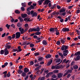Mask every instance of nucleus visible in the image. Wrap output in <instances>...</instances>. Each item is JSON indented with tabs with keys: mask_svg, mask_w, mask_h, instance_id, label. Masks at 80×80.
<instances>
[{
	"mask_svg": "<svg viewBox=\"0 0 80 80\" xmlns=\"http://www.w3.org/2000/svg\"><path fill=\"white\" fill-rule=\"evenodd\" d=\"M31 14L32 15V17H37V13L36 12H34L33 10L31 11Z\"/></svg>",
	"mask_w": 80,
	"mask_h": 80,
	"instance_id": "obj_1",
	"label": "nucleus"
},
{
	"mask_svg": "<svg viewBox=\"0 0 80 80\" xmlns=\"http://www.w3.org/2000/svg\"><path fill=\"white\" fill-rule=\"evenodd\" d=\"M68 46L66 45H63L62 46L61 49L63 51L65 50H67V49H68Z\"/></svg>",
	"mask_w": 80,
	"mask_h": 80,
	"instance_id": "obj_2",
	"label": "nucleus"
},
{
	"mask_svg": "<svg viewBox=\"0 0 80 80\" xmlns=\"http://www.w3.org/2000/svg\"><path fill=\"white\" fill-rule=\"evenodd\" d=\"M16 38H19L20 37V32H17L16 33Z\"/></svg>",
	"mask_w": 80,
	"mask_h": 80,
	"instance_id": "obj_3",
	"label": "nucleus"
},
{
	"mask_svg": "<svg viewBox=\"0 0 80 80\" xmlns=\"http://www.w3.org/2000/svg\"><path fill=\"white\" fill-rule=\"evenodd\" d=\"M19 30L21 34H23V33H24V32H25L24 29L23 28H22V27L19 28Z\"/></svg>",
	"mask_w": 80,
	"mask_h": 80,
	"instance_id": "obj_4",
	"label": "nucleus"
},
{
	"mask_svg": "<svg viewBox=\"0 0 80 80\" xmlns=\"http://www.w3.org/2000/svg\"><path fill=\"white\" fill-rule=\"evenodd\" d=\"M9 52L8 51V50H7V49L5 48L4 49V55H7L8 54Z\"/></svg>",
	"mask_w": 80,
	"mask_h": 80,
	"instance_id": "obj_5",
	"label": "nucleus"
},
{
	"mask_svg": "<svg viewBox=\"0 0 80 80\" xmlns=\"http://www.w3.org/2000/svg\"><path fill=\"white\" fill-rule=\"evenodd\" d=\"M57 75L58 77L59 78H62L63 76V73H58Z\"/></svg>",
	"mask_w": 80,
	"mask_h": 80,
	"instance_id": "obj_6",
	"label": "nucleus"
},
{
	"mask_svg": "<svg viewBox=\"0 0 80 80\" xmlns=\"http://www.w3.org/2000/svg\"><path fill=\"white\" fill-rule=\"evenodd\" d=\"M69 30V29H68V28H63L62 29V31L64 32H68Z\"/></svg>",
	"mask_w": 80,
	"mask_h": 80,
	"instance_id": "obj_7",
	"label": "nucleus"
},
{
	"mask_svg": "<svg viewBox=\"0 0 80 80\" xmlns=\"http://www.w3.org/2000/svg\"><path fill=\"white\" fill-rule=\"evenodd\" d=\"M72 72L71 70H68L67 72L66 73L63 75V77H65L67 75H68V73H71Z\"/></svg>",
	"mask_w": 80,
	"mask_h": 80,
	"instance_id": "obj_8",
	"label": "nucleus"
},
{
	"mask_svg": "<svg viewBox=\"0 0 80 80\" xmlns=\"http://www.w3.org/2000/svg\"><path fill=\"white\" fill-rule=\"evenodd\" d=\"M34 32H39L40 29L39 27H37L36 28H34Z\"/></svg>",
	"mask_w": 80,
	"mask_h": 80,
	"instance_id": "obj_9",
	"label": "nucleus"
},
{
	"mask_svg": "<svg viewBox=\"0 0 80 80\" xmlns=\"http://www.w3.org/2000/svg\"><path fill=\"white\" fill-rule=\"evenodd\" d=\"M49 2H51L50 1L48 0H46L44 2V3H43V4L44 5H48V3Z\"/></svg>",
	"mask_w": 80,
	"mask_h": 80,
	"instance_id": "obj_10",
	"label": "nucleus"
},
{
	"mask_svg": "<svg viewBox=\"0 0 80 80\" xmlns=\"http://www.w3.org/2000/svg\"><path fill=\"white\" fill-rule=\"evenodd\" d=\"M55 31L56 32V35H59L60 34V32H58V30L57 28H55Z\"/></svg>",
	"mask_w": 80,
	"mask_h": 80,
	"instance_id": "obj_11",
	"label": "nucleus"
},
{
	"mask_svg": "<svg viewBox=\"0 0 80 80\" xmlns=\"http://www.w3.org/2000/svg\"><path fill=\"white\" fill-rule=\"evenodd\" d=\"M53 72H49V73H48L47 75L46 76V77L47 78H48V77H49V76H50L51 75H52V74H53Z\"/></svg>",
	"mask_w": 80,
	"mask_h": 80,
	"instance_id": "obj_12",
	"label": "nucleus"
},
{
	"mask_svg": "<svg viewBox=\"0 0 80 80\" xmlns=\"http://www.w3.org/2000/svg\"><path fill=\"white\" fill-rule=\"evenodd\" d=\"M24 21H27V22H30V18H24Z\"/></svg>",
	"mask_w": 80,
	"mask_h": 80,
	"instance_id": "obj_13",
	"label": "nucleus"
},
{
	"mask_svg": "<svg viewBox=\"0 0 80 80\" xmlns=\"http://www.w3.org/2000/svg\"><path fill=\"white\" fill-rule=\"evenodd\" d=\"M73 68L75 70H77L78 68V66L77 65H75L73 66Z\"/></svg>",
	"mask_w": 80,
	"mask_h": 80,
	"instance_id": "obj_14",
	"label": "nucleus"
},
{
	"mask_svg": "<svg viewBox=\"0 0 80 80\" xmlns=\"http://www.w3.org/2000/svg\"><path fill=\"white\" fill-rule=\"evenodd\" d=\"M21 16L22 18H25V17H27V14H22Z\"/></svg>",
	"mask_w": 80,
	"mask_h": 80,
	"instance_id": "obj_15",
	"label": "nucleus"
},
{
	"mask_svg": "<svg viewBox=\"0 0 80 80\" xmlns=\"http://www.w3.org/2000/svg\"><path fill=\"white\" fill-rule=\"evenodd\" d=\"M80 56H78L76 57V58H75L74 60L75 61H77V60H80Z\"/></svg>",
	"mask_w": 80,
	"mask_h": 80,
	"instance_id": "obj_16",
	"label": "nucleus"
},
{
	"mask_svg": "<svg viewBox=\"0 0 80 80\" xmlns=\"http://www.w3.org/2000/svg\"><path fill=\"white\" fill-rule=\"evenodd\" d=\"M24 72H25V73H27V72H29V70L28 68H25L24 69Z\"/></svg>",
	"mask_w": 80,
	"mask_h": 80,
	"instance_id": "obj_17",
	"label": "nucleus"
},
{
	"mask_svg": "<svg viewBox=\"0 0 80 80\" xmlns=\"http://www.w3.org/2000/svg\"><path fill=\"white\" fill-rule=\"evenodd\" d=\"M80 55V51H79L77 52H76L75 54L74 55H75V56H77V55H78V56H79Z\"/></svg>",
	"mask_w": 80,
	"mask_h": 80,
	"instance_id": "obj_18",
	"label": "nucleus"
},
{
	"mask_svg": "<svg viewBox=\"0 0 80 80\" xmlns=\"http://www.w3.org/2000/svg\"><path fill=\"white\" fill-rule=\"evenodd\" d=\"M42 44H43V45H46L47 44V42L46 41L43 40L42 41Z\"/></svg>",
	"mask_w": 80,
	"mask_h": 80,
	"instance_id": "obj_19",
	"label": "nucleus"
},
{
	"mask_svg": "<svg viewBox=\"0 0 80 80\" xmlns=\"http://www.w3.org/2000/svg\"><path fill=\"white\" fill-rule=\"evenodd\" d=\"M52 57V55L50 54H48L46 56V58H50Z\"/></svg>",
	"mask_w": 80,
	"mask_h": 80,
	"instance_id": "obj_20",
	"label": "nucleus"
},
{
	"mask_svg": "<svg viewBox=\"0 0 80 80\" xmlns=\"http://www.w3.org/2000/svg\"><path fill=\"white\" fill-rule=\"evenodd\" d=\"M7 71H5L3 73V74H4V77H5V78H6L7 75H6V74H7Z\"/></svg>",
	"mask_w": 80,
	"mask_h": 80,
	"instance_id": "obj_21",
	"label": "nucleus"
},
{
	"mask_svg": "<svg viewBox=\"0 0 80 80\" xmlns=\"http://www.w3.org/2000/svg\"><path fill=\"white\" fill-rule=\"evenodd\" d=\"M49 30L51 32H55V29L54 28H51L49 29Z\"/></svg>",
	"mask_w": 80,
	"mask_h": 80,
	"instance_id": "obj_22",
	"label": "nucleus"
},
{
	"mask_svg": "<svg viewBox=\"0 0 80 80\" xmlns=\"http://www.w3.org/2000/svg\"><path fill=\"white\" fill-rule=\"evenodd\" d=\"M17 72L18 73H19V74H21V73L23 72L22 71L21 69H19Z\"/></svg>",
	"mask_w": 80,
	"mask_h": 80,
	"instance_id": "obj_23",
	"label": "nucleus"
},
{
	"mask_svg": "<svg viewBox=\"0 0 80 80\" xmlns=\"http://www.w3.org/2000/svg\"><path fill=\"white\" fill-rule=\"evenodd\" d=\"M35 35H39L41 34V32H37L35 33Z\"/></svg>",
	"mask_w": 80,
	"mask_h": 80,
	"instance_id": "obj_24",
	"label": "nucleus"
},
{
	"mask_svg": "<svg viewBox=\"0 0 80 80\" xmlns=\"http://www.w3.org/2000/svg\"><path fill=\"white\" fill-rule=\"evenodd\" d=\"M18 52H21V51H22V49H21V47L20 46H18Z\"/></svg>",
	"mask_w": 80,
	"mask_h": 80,
	"instance_id": "obj_25",
	"label": "nucleus"
},
{
	"mask_svg": "<svg viewBox=\"0 0 80 80\" xmlns=\"http://www.w3.org/2000/svg\"><path fill=\"white\" fill-rule=\"evenodd\" d=\"M52 61L53 60H51L49 62L48 64V65H51L52 63Z\"/></svg>",
	"mask_w": 80,
	"mask_h": 80,
	"instance_id": "obj_26",
	"label": "nucleus"
},
{
	"mask_svg": "<svg viewBox=\"0 0 80 80\" xmlns=\"http://www.w3.org/2000/svg\"><path fill=\"white\" fill-rule=\"evenodd\" d=\"M65 11V9H62L60 10V12L61 13H62V12H64Z\"/></svg>",
	"mask_w": 80,
	"mask_h": 80,
	"instance_id": "obj_27",
	"label": "nucleus"
},
{
	"mask_svg": "<svg viewBox=\"0 0 80 80\" xmlns=\"http://www.w3.org/2000/svg\"><path fill=\"white\" fill-rule=\"evenodd\" d=\"M58 54L59 55H60V57H61L62 58H63V54H62V53L59 52L58 53Z\"/></svg>",
	"mask_w": 80,
	"mask_h": 80,
	"instance_id": "obj_28",
	"label": "nucleus"
},
{
	"mask_svg": "<svg viewBox=\"0 0 80 80\" xmlns=\"http://www.w3.org/2000/svg\"><path fill=\"white\" fill-rule=\"evenodd\" d=\"M33 31H34V28L30 29L28 30V32H33Z\"/></svg>",
	"mask_w": 80,
	"mask_h": 80,
	"instance_id": "obj_29",
	"label": "nucleus"
},
{
	"mask_svg": "<svg viewBox=\"0 0 80 80\" xmlns=\"http://www.w3.org/2000/svg\"><path fill=\"white\" fill-rule=\"evenodd\" d=\"M60 61H61V59H57L56 62V63H59V62H60Z\"/></svg>",
	"mask_w": 80,
	"mask_h": 80,
	"instance_id": "obj_30",
	"label": "nucleus"
},
{
	"mask_svg": "<svg viewBox=\"0 0 80 80\" xmlns=\"http://www.w3.org/2000/svg\"><path fill=\"white\" fill-rule=\"evenodd\" d=\"M22 5L23 7H25L26 6V4L25 2L22 3Z\"/></svg>",
	"mask_w": 80,
	"mask_h": 80,
	"instance_id": "obj_31",
	"label": "nucleus"
},
{
	"mask_svg": "<svg viewBox=\"0 0 80 80\" xmlns=\"http://www.w3.org/2000/svg\"><path fill=\"white\" fill-rule=\"evenodd\" d=\"M18 19H19L20 22H22L23 20V19L20 17H19Z\"/></svg>",
	"mask_w": 80,
	"mask_h": 80,
	"instance_id": "obj_32",
	"label": "nucleus"
},
{
	"mask_svg": "<svg viewBox=\"0 0 80 80\" xmlns=\"http://www.w3.org/2000/svg\"><path fill=\"white\" fill-rule=\"evenodd\" d=\"M42 67L41 65L39 66L38 67L36 68L35 69V70H38Z\"/></svg>",
	"mask_w": 80,
	"mask_h": 80,
	"instance_id": "obj_33",
	"label": "nucleus"
},
{
	"mask_svg": "<svg viewBox=\"0 0 80 80\" xmlns=\"http://www.w3.org/2000/svg\"><path fill=\"white\" fill-rule=\"evenodd\" d=\"M61 68V66L60 65L56 66V69H59V68Z\"/></svg>",
	"mask_w": 80,
	"mask_h": 80,
	"instance_id": "obj_34",
	"label": "nucleus"
},
{
	"mask_svg": "<svg viewBox=\"0 0 80 80\" xmlns=\"http://www.w3.org/2000/svg\"><path fill=\"white\" fill-rule=\"evenodd\" d=\"M58 72H59L58 70H54L53 71L54 73H58Z\"/></svg>",
	"mask_w": 80,
	"mask_h": 80,
	"instance_id": "obj_35",
	"label": "nucleus"
},
{
	"mask_svg": "<svg viewBox=\"0 0 80 80\" xmlns=\"http://www.w3.org/2000/svg\"><path fill=\"white\" fill-rule=\"evenodd\" d=\"M0 54L3 55L4 54V51L3 50H1L0 51Z\"/></svg>",
	"mask_w": 80,
	"mask_h": 80,
	"instance_id": "obj_36",
	"label": "nucleus"
},
{
	"mask_svg": "<svg viewBox=\"0 0 80 80\" xmlns=\"http://www.w3.org/2000/svg\"><path fill=\"white\" fill-rule=\"evenodd\" d=\"M11 47V46H10V45H7V46H6V48H7H7L8 49H9V48H10Z\"/></svg>",
	"mask_w": 80,
	"mask_h": 80,
	"instance_id": "obj_37",
	"label": "nucleus"
},
{
	"mask_svg": "<svg viewBox=\"0 0 80 80\" xmlns=\"http://www.w3.org/2000/svg\"><path fill=\"white\" fill-rule=\"evenodd\" d=\"M63 53H68V51L67 50H65L63 51Z\"/></svg>",
	"mask_w": 80,
	"mask_h": 80,
	"instance_id": "obj_38",
	"label": "nucleus"
},
{
	"mask_svg": "<svg viewBox=\"0 0 80 80\" xmlns=\"http://www.w3.org/2000/svg\"><path fill=\"white\" fill-rule=\"evenodd\" d=\"M15 13H20V11H18V10H16L15 11Z\"/></svg>",
	"mask_w": 80,
	"mask_h": 80,
	"instance_id": "obj_39",
	"label": "nucleus"
},
{
	"mask_svg": "<svg viewBox=\"0 0 80 80\" xmlns=\"http://www.w3.org/2000/svg\"><path fill=\"white\" fill-rule=\"evenodd\" d=\"M10 26V25H8V24H7L6 25V27H7L8 29H9Z\"/></svg>",
	"mask_w": 80,
	"mask_h": 80,
	"instance_id": "obj_40",
	"label": "nucleus"
},
{
	"mask_svg": "<svg viewBox=\"0 0 80 80\" xmlns=\"http://www.w3.org/2000/svg\"><path fill=\"white\" fill-rule=\"evenodd\" d=\"M52 77L53 78H57V75H55V74H53L52 76Z\"/></svg>",
	"mask_w": 80,
	"mask_h": 80,
	"instance_id": "obj_41",
	"label": "nucleus"
},
{
	"mask_svg": "<svg viewBox=\"0 0 80 80\" xmlns=\"http://www.w3.org/2000/svg\"><path fill=\"white\" fill-rule=\"evenodd\" d=\"M61 42L62 44H63L65 43V41L63 39H61Z\"/></svg>",
	"mask_w": 80,
	"mask_h": 80,
	"instance_id": "obj_42",
	"label": "nucleus"
},
{
	"mask_svg": "<svg viewBox=\"0 0 80 80\" xmlns=\"http://www.w3.org/2000/svg\"><path fill=\"white\" fill-rule=\"evenodd\" d=\"M11 17L12 18V19L11 20V22H15V19H14L12 18V17Z\"/></svg>",
	"mask_w": 80,
	"mask_h": 80,
	"instance_id": "obj_43",
	"label": "nucleus"
},
{
	"mask_svg": "<svg viewBox=\"0 0 80 80\" xmlns=\"http://www.w3.org/2000/svg\"><path fill=\"white\" fill-rule=\"evenodd\" d=\"M10 72H9L7 74V77H10Z\"/></svg>",
	"mask_w": 80,
	"mask_h": 80,
	"instance_id": "obj_44",
	"label": "nucleus"
},
{
	"mask_svg": "<svg viewBox=\"0 0 80 80\" xmlns=\"http://www.w3.org/2000/svg\"><path fill=\"white\" fill-rule=\"evenodd\" d=\"M34 64V62H33L32 61L30 62V64L31 65H33Z\"/></svg>",
	"mask_w": 80,
	"mask_h": 80,
	"instance_id": "obj_45",
	"label": "nucleus"
},
{
	"mask_svg": "<svg viewBox=\"0 0 80 80\" xmlns=\"http://www.w3.org/2000/svg\"><path fill=\"white\" fill-rule=\"evenodd\" d=\"M26 73L25 72H23L22 74V76L23 77H25V76H26Z\"/></svg>",
	"mask_w": 80,
	"mask_h": 80,
	"instance_id": "obj_46",
	"label": "nucleus"
},
{
	"mask_svg": "<svg viewBox=\"0 0 80 80\" xmlns=\"http://www.w3.org/2000/svg\"><path fill=\"white\" fill-rule=\"evenodd\" d=\"M42 2L40 0L39 1H38L39 5H42Z\"/></svg>",
	"mask_w": 80,
	"mask_h": 80,
	"instance_id": "obj_47",
	"label": "nucleus"
},
{
	"mask_svg": "<svg viewBox=\"0 0 80 80\" xmlns=\"http://www.w3.org/2000/svg\"><path fill=\"white\" fill-rule=\"evenodd\" d=\"M67 54H68L65 52H63V55L64 57H66L67 55Z\"/></svg>",
	"mask_w": 80,
	"mask_h": 80,
	"instance_id": "obj_48",
	"label": "nucleus"
},
{
	"mask_svg": "<svg viewBox=\"0 0 80 80\" xmlns=\"http://www.w3.org/2000/svg\"><path fill=\"white\" fill-rule=\"evenodd\" d=\"M42 59H43V58L40 57L38 59V60L39 61H42Z\"/></svg>",
	"mask_w": 80,
	"mask_h": 80,
	"instance_id": "obj_49",
	"label": "nucleus"
},
{
	"mask_svg": "<svg viewBox=\"0 0 80 80\" xmlns=\"http://www.w3.org/2000/svg\"><path fill=\"white\" fill-rule=\"evenodd\" d=\"M18 27H21V26H22V24L20 23H18L17 24Z\"/></svg>",
	"mask_w": 80,
	"mask_h": 80,
	"instance_id": "obj_50",
	"label": "nucleus"
},
{
	"mask_svg": "<svg viewBox=\"0 0 80 80\" xmlns=\"http://www.w3.org/2000/svg\"><path fill=\"white\" fill-rule=\"evenodd\" d=\"M52 69H56V66H53L52 67Z\"/></svg>",
	"mask_w": 80,
	"mask_h": 80,
	"instance_id": "obj_51",
	"label": "nucleus"
},
{
	"mask_svg": "<svg viewBox=\"0 0 80 80\" xmlns=\"http://www.w3.org/2000/svg\"><path fill=\"white\" fill-rule=\"evenodd\" d=\"M31 9H32L31 8L29 7L27 8V11H28V12L29 11V10H31Z\"/></svg>",
	"mask_w": 80,
	"mask_h": 80,
	"instance_id": "obj_52",
	"label": "nucleus"
},
{
	"mask_svg": "<svg viewBox=\"0 0 80 80\" xmlns=\"http://www.w3.org/2000/svg\"><path fill=\"white\" fill-rule=\"evenodd\" d=\"M15 34H13L12 36V39H14V38H15Z\"/></svg>",
	"mask_w": 80,
	"mask_h": 80,
	"instance_id": "obj_53",
	"label": "nucleus"
},
{
	"mask_svg": "<svg viewBox=\"0 0 80 80\" xmlns=\"http://www.w3.org/2000/svg\"><path fill=\"white\" fill-rule=\"evenodd\" d=\"M21 10L22 11H25V8H23L22 7H21Z\"/></svg>",
	"mask_w": 80,
	"mask_h": 80,
	"instance_id": "obj_54",
	"label": "nucleus"
},
{
	"mask_svg": "<svg viewBox=\"0 0 80 80\" xmlns=\"http://www.w3.org/2000/svg\"><path fill=\"white\" fill-rule=\"evenodd\" d=\"M33 37L34 38H35V39L38 38V37L37 35L33 36Z\"/></svg>",
	"mask_w": 80,
	"mask_h": 80,
	"instance_id": "obj_55",
	"label": "nucleus"
},
{
	"mask_svg": "<svg viewBox=\"0 0 80 80\" xmlns=\"http://www.w3.org/2000/svg\"><path fill=\"white\" fill-rule=\"evenodd\" d=\"M23 68V67L22 66H20L19 67V70H21Z\"/></svg>",
	"mask_w": 80,
	"mask_h": 80,
	"instance_id": "obj_56",
	"label": "nucleus"
},
{
	"mask_svg": "<svg viewBox=\"0 0 80 80\" xmlns=\"http://www.w3.org/2000/svg\"><path fill=\"white\" fill-rule=\"evenodd\" d=\"M39 55V53L38 52H37L34 54V55H35V56H37L38 55Z\"/></svg>",
	"mask_w": 80,
	"mask_h": 80,
	"instance_id": "obj_57",
	"label": "nucleus"
},
{
	"mask_svg": "<svg viewBox=\"0 0 80 80\" xmlns=\"http://www.w3.org/2000/svg\"><path fill=\"white\" fill-rule=\"evenodd\" d=\"M9 65H10V67H12V65H13V63H12V62H11L9 63Z\"/></svg>",
	"mask_w": 80,
	"mask_h": 80,
	"instance_id": "obj_58",
	"label": "nucleus"
},
{
	"mask_svg": "<svg viewBox=\"0 0 80 80\" xmlns=\"http://www.w3.org/2000/svg\"><path fill=\"white\" fill-rule=\"evenodd\" d=\"M66 14V12H64L63 13H62V15H63V16H65Z\"/></svg>",
	"mask_w": 80,
	"mask_h": 80,
	"instance_id": "obj_59",
	"label": "nucleus"
},
{
	"mask_svg": "<svg viewBox=\"0 0 80 80\" xmlns=\"http://www.w3.org/2000/svg\"><path fill=\"white\" fill-rule=\"evenodd\" d=\"M30 46L31 47H34V44H31Z\"/></svg>",
	"mask_w": 80,
	"mask_h": 80,
	"instance_id": "obj_60",
	"label": "nucleus"
},
{
	"mask_svg": "<svg viewBox=\"0 0 80 80\" xmlns=\"http://www.w3.org/2000/svg\"><path fill=\"white\" fill-rule=\"evenodd\" d=\"M32 3V2H30L28 3V5H31V4Z\"/></svg>",
	"mask_w": 80,
	"mask_h": 80,
	"instance_id": "obj_61",
	"label": "nucleus"
},
{
	"mask_svg": "<svg viewBox=\"0 0 80 80\" xmlns=\"http://www.w3.org/2000/svg\"><path fill=\"white\" fill-rule=\"evenodd\" d=\"M45 80V77H42V78H41L40 79V80Z\"/></svg>",
	"mask_w": 80,
	"mask_h": 80,
	"instance_id": "obj_62",
	"label": "nucleus"
},
{
	"mask_svg": "<svg viewBox=\"0 0 80 80\" xmlns=\"http://www.w3.org/2000/svg\"><path fill=\"white\" fill-rule=\"evenodd\" d=\"M8 39H9V40H12V38L11 36H8Z\"/></svg>",
	"mask_w": 80,
	"mask_h": 80,
	"instance_id": "obj_63",
	"label": "nucleus"
},
{
	"mask_svg": "<svg viewBox=\"0 0 80 80\" xmlns=\"http://www.w3.org/2000/svg\"><path fill=\"white\" fill-rule=\"evenodd\" d=\"M5 35H6V33H4L2 35V37H4L5 36Z\"/></svg>",
	"mask_w": 80,
	"mask_h": 80,
	"instance_id": "obj_64",
	"label": "nucleus"
}]
</instances>
